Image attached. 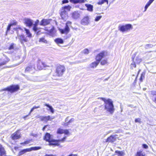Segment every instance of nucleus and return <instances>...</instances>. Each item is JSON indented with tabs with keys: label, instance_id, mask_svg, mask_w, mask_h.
<instances>
[{
	"label": "nucleus",
	"instance_id": "nucleus-1",
	"mask_svg": "<svg viewBox=\"0 0 156 156\" xmlns=\"http://www.w3.org/2000/svg\"><path fill=\"white\" fill-rule=\"evenodd\" d=\"M66 138V136L64 137L62 139L58 140H52L51 139V136L50 134L48 133H47L44 136V140L48 142L49 143V144L50 145H55L58 146L59 144L58 143L59 142H64Z\"/></svg>",
	"mask_w": 156,
	"mask_h": 156
},
{
	"label": "nucleus",
	"instance_id": "nucleus-2",
	"mask_svg": "<svg viewBox=\"0 0 156 156\" xmlns=\"http://www.w3.org/2000/svg\"><path fill=\"white\" fill-rule=\"evenodd\" d=\"M101 99L104 101L105 109L110 114H113L115 109L112 100L109 99L106 100L104 98H101Z\"/></svg>",
	"mask_w": 156,
	"mask_h": 156
},
{
	"label": "nucleus",
	"instance_id": "nucleus-3",
	"mask_svg": "<svg viewBox=\"0 0 156 156\" xmlns=\"http://www.w3.org/2000/svg\"><path fill=\"white\" fill-rule=\"evenodd\" d=\"M71 8V7L69 5L62 7L60 16L62 20H66L67 19L68 17L67 11H70Z\"/></svg>",
	"mask_w": 156,
	"mask_h": 156
},
{
	"label": "nucleus",
	"instance_id": "nucleus-4",
	"mask_svg": "<svg viewBox=\"0 0 156 156\" xmlns=\"http://www.w3.org/2000/svg\"><path fill=\"white\" fill-rule=\"evenodd\" d=\"M20 89L18 85H12L4 89H2L0 91H8L11 93H13L17 91Z\"/></svg>",
	"mask_w": 156,
	"mask_h": 156
},
{
	"label": "nucleus",
	"instance_id": "nucleus-5",
	"mask_svg": "<svg viewBox=\"0 0 156 156\" xmlns=\"http://www.w3.org/2000/svg\"><path fill=\"white\" fill-rule=\"evenodd\" d=\"M65 71V67L62 66H58L56 69V73L58 76H61Z\"/></svg>",
	"mask_w": 156,
	"mask_h": 156
},
{
	"label": "nucleus",
	"instance_id": "nucleus-6",
	"mask_svg": "<svg viewBox=\"0 0 156 156\" xmlns=\"http://www.w3.org/2000/svg\"><path fill=\"white\" fill-rule=\"evenodd\" d=\"M41 148L40 147H31L29 148L24 149L20 151L19 153V155L21 156L27 152L30 151H36Z\"/></svg>",
	"mask_w": 156,
	"mask_h": 156
},
{
	"label": "nucleus",
	"instance_id": "nucleus-7",
	"mask_svg": "<svg viewBox=\"0 0 156 156\" xmlns=\"http://www.w3.org/2000/svg\"><path fill=\"white\" fill-rule=\"evenodd\" d=\"M132 28V25L130 24H127L125 25L121 26H119V29L120 31L124 32L127 31Z\"/></svg>",
	"mask_w": 156,
	"mask_h": 156
},
{
	"label": "nucleus",
	"instance_id": "nucleus-8",
	"mask_svg": "<svg viewBox=\"0 0 156 156\" xmlns=\"http://www.w3.org/2000/svg\"><path fill=\"white\" fill-rule=\"evenodd\" d=\"M106 53L105 51H103L98 54L96 57V60L100 62L101 59L105 56Z\"/></svg>",
	"mask_w": 156,
	"mask_h": 156
},
{
	"label": "nucleus",
	"instance_id": "nucleus-9",
	"mask_svg": "<svg viewBox=\"0 0 156 156\" xmlns=\"http://www.w3.org/2000/svg\"><path fill=\"white\" fill-rule=\"evenodd\" d=\"M35 70V66L34 65L32 64L27 67L25 69V71L32 73L34 72Z\"/></svg>",
	"mask_w": 156,
	"mask_h": 156
},
{
	"label": "nucleus",
	"instance_id": "nucleus-10",
	"mask_svg": "<svg viewBox=\"0 0 156 156\" xmlns=\"http://www.w3.org/2000/svg\"><path fill=\"white\" fill-rule=\"evenodd\" d=\"M89 22V18L88 16L84 17L81 21V23L83 25L88 24Z\"/></svg>",
	"mask_w": 156,
	"mask_h": 156
},
{
	"label": "nucleus",
	"instance_id": "nucleus-11",
	"mask_svg": "<svg viewBox=\"0 0 156 156\" xmlns=\"http://www.w3.org/2000/svg\"><path fill=\"white\" fill-rule=\"evenodd\" d=\"M54 119V117L53 116L51 117L50 116H42L40 117V119L42 121H45L47 122L48 121Z\"/></svg>",
	"mask_w": 156,
	"mask_h": 156
},
{
	"label": "nucleus",
	"instance_id": "nucleus-12",
	"mask_svg": "<svg viewBox=\"0 0 156 156\" xmlns=\"http://www.w3.org/2000/svg\"><path fill=\"white\" fill-rule=\"evenodd\" d=\"M11 137L12 140H16L20 137V133L19 131H17L11 135Z\"/></svg>",
	"mask_w": 156,
	"mask_h": 156
},
{
	"label": "nucleus",
	"instance_id": "nucleus-13",
	"mask_svg": "<svg viewBox=\"0 0 156 156\" xmlns=\"http://www.w3.org/2000/svg\"><path fill=\"white\" fill-rule=\"evenodd\" d=\"M46 66V64L40 61H39L37 65V68L39 70H41L44 67Z\"/></svg>",
	"mask_w": 156,
	"mask_h": 156
},
{
	"label": "nucleus",
	"instance_id": "nucleus-14",
	"mask_svg": "<svg viewBox=\"0 0 156 156\" xmlns=\"http://www.w3.org/2000/svg\"><path fill=\"white\" fill-rule=\"evenodd\" d=\"M25 22L27 26L29 27H31L33 24V20L29 18L25 19Z\"/></svg>",
	"mask_w": 156,
	"mask_h": 156
},
{
	"label": "nucleus",
	"instance_id": "nucleus-15",
	"mask_svg": "<svg viewBox=\"0 0 156 156\" xmlns=\"http://www.w3.org/2000/svg\"><path fill=\"white\" fill-rule=\"evenodd\" d=\"M116 140L115 136L112 135L108 137L106 140V142H113Z\"/></svg>",
	"mask_w": 156,
	"mask_h": 156
},
{
	"label": "nucleus",
	"instance_id": "nucleus-16",
	"mask_svg": "<svg viewBox=\"0 0 156 156\" xmlns=\"http://www.w3.org/2000/svg\"><path fill=\"white\" fill-rule=\"evenodd\" d=\"M150 96L152 100L156 103V91H151Z\"/></svg>",
	"mask_w": 156,
	"mask_h": 156
},
{
	"label": "nucleus",
	"instance_id": "nucleus-17",
	"mask_svg": "<svg viewBox=\"0 0 156 156\" xmlns=\"http://www.w3.org/2000/svg\"><path fill=\"white\" fill-rule=\"evenodd\" d=\"M50 20L49 19H43L40 23V25L41 26H46L50 23Z\"/></svg>",
	"mask_w": 156,
	"mask_h": 156
},
{
	"label": "nucleus",
	"instance_id": "nucleus-18",
	"mask_svg": "<svg viewBox=\"0 0 156 156\" xmlns=\"http://www.w3.org/2000/svg\"><path fill=\"white\" fill-rule=\"evenodd\" d=\"M69 26H66L65 28L60 29V31L62 34H67L69 31Z\"/></svg>",
	"mask_w": 156,
	"mask_h": 156
},
{
	"label": "nucleus",
	"instance_id": "nucleus-19",
	"mask_svg": "<svg viewBox=\"0 0 156 156\" xmlns=\"http://www.w3.org/2000/svg\"><path fill=\"white\" fill-rule=\"evenodd\" d=\"M80 16V13L78 11H75L72 13V17L74 19H77Z\"/></svg>",
	"mask_w": 156,
	"mask_h": 156
},
{
	"label": "nucleus",
	"instance_id": "nucleus-20",
	"mask_svg": "<svg viewBox=\"0 0 156 156\" xmlns=\"http://www.w3.org/2000/svg\"><path fill=\"white\" fill-rule=\"evenodd\" d=\"M6 151L2 146L0 144V156H7Z\"/></svg>",
	"mask_w": 156,
	"mask_h": 156
},
{
	"label": "nucleus",
	"instance_id": "nucleus-21",
	"mask_svg": "<svg viewBox=\"0 0 156 156\" xmlns=\"http://www.w3.org/2000/svg\"><path fill=\"white\" fill-rule=\"evenodd\" d=\"M19 39L22 44H23L24 42L27 41V40L23 35H18Z\"/></svg>",
	"mask_w": 156,
	"mask_h": 156
},
{
	"label": "nucleus",
	"instance_id": "nucleus-22",
	"mask_svg": "<svg viewBox=\"0 0 156 156\" xmlns=\"http://www.w3.org/2000/svg\"><path fill=\"white\" fill-rule=\"evenodd\" d=\"M142 59L139 55L136 56L134 59V62L137 64H140L142 61Z\"/></svg>",
	"mask_w": 156,
	"mask_h": 156
},
{
	"label": "nucleus",
	"instance_id": "nucleus-23",
	"mask_svg": "<svg viewBox=\"0 0 156 156\" xmlns=\"http://www.w3.org/2000/svg\"><path fill=\"white\" fill-rule=\"evenodd\" d=\"M99 63V62L96 61L93 62L90 64V66L91 68H96L98 65Z\"/></svg>",
	"mask_w": 156,
	"mask_h": 156
},
{
	"label": "nucleus",
	"instance_id": "nucleus-24",
	"mask_svg": "<svg viewBox=\"0 0 156 156\" xmlns=\"http://www.w3.org/2000/svg\"><path fill=\"white\" fill-rule=\"evenodd\" d=\"M39 22V21L38 20H36V21H35V23L33 24L34 25V27H33V30L35 32H36L38 30V28L37 27V26L38 25Z\"/></svg>",
	"mask_w": 156,
	"mask_h": 156
},
{
	"label": "nucleus",
	"instance_id": "nucleus-25",
	"mask_svg": "<svg viewBox=\"0 0 156 156\" xmlns=\"http://www.w3.org/2000/svg\"><path fill=\"white\" fill-rule=\"evenodd\" d=\"M6 60H4L3 61H0V66L5 65L10 60L8 58H6Z\"/></svg>",
	"mask_w": 156,
	"mask_h": 156
},
{
	"label": "nucleus",
	"instance_id": "nucleus-26",
	"mask_svg": "<svg viewBox=\"0 0 156 156\" xmlns=\"http://www.w3.org/2000/svg\"><path fill=\"white\" fill-rule=\"evenodd\" d=\"M85 6L87 8V9L88 10L90 11H92L93 10V5L90 4H86L85 5Z\"/></svg>",
	"mask_w": 156,
	"mask_h": 156
},
{
	"label": "nucleus",
	"instance_id": "nucleus-27",
	"mask_svg": "<svg viewBox=\"0 0 156 156\" xmlns=\"http://www.w3.org/2000/svg\"><path fill=\"white\" fill-rule=\"evenodd\" d=\"M55 41L57 44H62L63 43V40L61 38H57L55 40Z\"/></svg>",
	"mask_w": 156,
	"mask_h": 156
},
{
	"label": "nucleus",
	"instance_id": "nucleus-28",
	"mask_svg": "<svg viewBox=\"0 0 156 156\" xmlns=\"http://www.w3.org/2000/svg\"><path fill=\"white\" fill-rule=\"evenodd\" d=\"M136 156H145V153L143 152L142 151L140 150L137 151L136 154Z\"/></svg>",
	"mask_w": 156,
	"mask_h": 156
},
{
	"label": "nucleus",
	"instance_id": "nucleus-29",
	"mask_svg": "<svg viewBox=\"0 0 156 156\" xmlns=\"http://www.w3.org/2000/svg\"><path fill=\"white\" fill-rule=\"evenodd\" d=\"M132 60L133 62L130 64V68L131 69H133V68L136 67V63L134 62V58L132 57Z\"/></svg>",
	"mask_w": 156,
	"mask_h": 156
},
{
	"label": "nucleus",
	"instance_id": "nucleus-30",
	"mask_svg": "<svg viewBox=\"0 0 156 156\" xmlns=\"http://www.w3.org/2000/svg\"><path fill=\"white\" fill-rule=\"evenodd\" d=\"M44 105L49 108V110L50 111V112L51 113H54V110L53 108L51 106L49 105V104H45Z\"/></svg>",
	"mask_w": 156,
	"mask_h": 156
},
{
	"label": "nucleus",
	"instance_id": "nucleus-31",
	"mask_svg": "<svg viewBox=\"0 0 156 156\" xmlns=\"http://www.w3.org/2000/svg\"><path fill=\"white\" fill-rule=\"evenodd\" d=\"M115 153L118 154V156H124L125 155V153L123 151H116Z\"/></svg>",
	"mask_w": 156,
	"mask_h": 156
},
{
	"label": "nucleus",
	"instance_id": "nucleus-32",
	"mask_svg": "<svg viewBox=\"0 0 156 156\" xmlns=\"http://www.w3.org/2000/svg\"><path fill=\"white\" fill-rule=\"evenodd\" d=\"M107 2V4L108 3V0H99L98 2V5H102L105 2Z\"/></svg>",
	"mask_w": 156,
	"mask_h": 156
},
{
	"label": "nucleus",
	"instance_id": "nucleus-33",
	"mask_svg": "<svg viewBox=\"0 0 156 156\" xmlns=\"http://www.w3.org/2000/svg\"><path fill=\"white\" fill-rule=\"evenodd\" d=\"M16 23L15 22L13 23L9 24L7 27V31L6 32V34H7V32L10 30L11 26L13 25H16Z\"/></svg>",
	"mask_w": 156,
	"mask_h": 156
},
{
	"label": "nucleus",
	"instance_id": "nucleus-34",
	"mask_svg": "<svg viewBox=\"0 0 156 156\" xmlns=\"http://www.w3.org/2000/svg\"><path fill=\"white\" fill-rule=\"evenodd\" d=\"M39 42H42L45 44L47 43V41L43 37L40 38Z\"/></svg>",
	"mask_w": 156,
	"mask_h": 156
},
{
	"label": "nucleus",
	"instance_id": "nucleus-35",
	"mask_svg": "<svg viewBox=\"0 0 156 156\" xmlns=\"http://www.w3.org/2000/svg\"><path fill=\"white\" fill-rule=\"evenodd\" d=\"M25 31L26 33L27 34V36L28 37H30L31 36V34L30 33V32L29 30L27 29L26 28H24Z\"/></svg>",
	"mask_w": 156,
	"mask_h": 156
},
{
	"label": "nucleus",
	"instance_id": "nucleus-36",
	"mask_svg": "<svg viewBox=\"0 0 156 156\" xmlns=\"http://www.w3.org/2000/svg\"><path fill=\"white\" fill-rule=\"evenodd\" d=\"M63 131H64V129L59 128L57 131V133L58 134H62L63 133Z\"/></svg>",
	"mask_w": 156,
	"mask_h": 156
},
{
	"label": "nucleus",
	"instance_id": "nucleus-37",
	"mask_svg": "<svg viewBox=\"0 0 156 156\" xmlns=\"http://www.w3.org/2000/svg\"><path fill=\"white\" fill-rule=\"evenodd\" d=\"M107 63V62L106 60H102L101 62V64L102 65H104L106 64Z\"/></svg>",
	"mask_w": 156,
	"mask_h": 156
},
{
	"label": "nucleus",
	"instance_id": "nucleus-38",
	"mask_svg": "<svg viewBox=\"0 0 156 156\" xmlns=\"http://www.w3.org/2000/svg\"><path fill=\"white\" fill-rule=\"evenodd\" d=\"M144 75L145 73H142L141 74L140 78V80L141 81H142L143 79L144 78Z\"/></svg>",
	"mask_w": 156,
	"mask_h": 156
},
{
	"label": "nucleus",
	"instance_id": "nucleus-39",
	"mask_svg": "<svg viewBox=\"0 0 156 156\" xmlns=\"http://www.w3.org/2000/svg\"><path fill=\"white\" fill-rule=\"evenodd\" d=\"M34 108H33L30 111V113H29V114L28 115H27L26 116H24L23 118V119H24V120H26V118L28 116V115H30V114L32 112L33 110H34Z\"/></svg>",
	"mask_w": 156,
	"mask_h": 156
},
{
	"label": "nucleus",
	"instance_id": "nucleus-40",
	"mask_svg": "<svg viewBox=\"0 0 156 156\" xmlns=\"http://www.w3.org/2000/svg\"><path fill=\"white\" fill-rule=\"evenodd\" d=\"M34 108H33L30 111V113H29V114L28 115H27L26 116H24L23 118V119H24V120H26V118L28 116V115H30V114L32 112L33 110H34Z\"/></svg>",
	"mask_w": 156,
	"mask_h": 156
},
{
	"label": "nucleus",
	"instance_id": "nucleus-41",
	"mask_svg": "<svg viewBox=\"0 0 156 156\" xmlns=\"http://www.w3.org/2000/svg\"><path fill=\"white\" fill-rule=\"evenodd\" d=\"M153 47V45L151 44H147L145 46V48H152Z\"/></svg>",
	"mask_w": 156,
	"mask_h": 156
},
{
	"label": "nucleus",
	"instance_id": "nucleus-42",
	"mask_svg": "<svg viewBox=\"0 0 156 156\" xmlns=\"http://www.w3.org/2000/svg\"><path fill=\"white\" fill-rule=\"evenodd\" d=\"M74 120V118H72L71 119H70L67 123H65V125H68L69 123L72 122H73Z\"/></svg>",
	"mask_w": 156,
	"mask_h": 156
},
{
	"label": "nucleus",
	"instance_id": "nucleus-43",
	"mask_svg": "<svg viewBox=\"0 0 156 156\" xmlns=\"http://www.w3.org/2000/svg\"><path fill=\"white\" fill-rule=\"evenodd\" d=\"M102 17V16H97L95 19V21H98Z\"/></svg>",
	"mask_w": 156,
	"mask_h": 156
},
{
	"label": "nucleus",
	"instance_id": "nucleus-44",
	"mask_svg": "<svg viewBox=\"0 0 156 156\" xmlns=\"http://www.w3.org/2000/svg\"><path fill=\"white\" fill-rule=\"evenodd\" d=\"M83 53L85 54H88L89 53V50L87 49H85L83 51Z\"/></svg>",
	"mask_w": 156,
	"mask_h": 156
},
{
	"label": "nucleus",
	"instance_id": "nucleus-45",
	"mask_svg": "<svg viewBox=\"0 0 156 156\" xmlns=\"http://www.w3.org/2000/svg\"><path fill=\"white\" fill-rule=\"evenodd\" d=\"M14 44L13 43H12L9 48V50H12L14 49Z\"/></svg>",
	"mask_w": 156,
	"mask_h": 156
},
{
	"label": "nucleus",
	"instance_id": "nucleus-46",
	"mask_svg": "<svg viewBox=\"0 0 156 156\" xmlns=\"http://www.w3.org/2000/svg\"><path fill=\"white\" fill-rule=\"evenodd\" d=\"M86 1V0H77V1L76 2L77 3H84Z\"/></svg>",
	"mask_w": 156,
	"mask_h": 156
},
{
	"label": "nucleus",
	"instance_id": "nucleus-47",
	"mask_svg": "<svg viewBox=\"0 0 156 156\" xmlns=\"http://www.w3.org/2000/svg\"><path fill=\"white\" fill-rule=\"evenodd\" d=\"M151 4L149 2H148L146 5L144 7V9H147V8Z\"/></svg>",
	"mask_w": 156,
	"mask_h": 156
},
{
	"label": "nucleus",
	"instance_id": "nucleus-48",
	"mask_svg": "<svg viewBox=\"0 0 156 156\" xmlns=\"http://www.w3.org/2000/svg\"><path fill=\"white\" fill-rule=\"evenodd\" d=\"M135 121L136 122L141 123V119L139 118L136 119Z\"/></svg>",
	"mask_w": 156,
	"mask_h": 156
},
{
	"label": "nucleus",
	"instance_id": "nucleus-49",
	"mask_svg": "<svg viewBox=\"0 0 156 156\" xmlns=\"http://www.w3.org/2000/svg\"><path fill=\"white\" fill-rule=\"evenodd\" d=\"M14 30H16V31H17V33L18 34V30H21V28H20V27H16V28H14Z\"/></svg>",
	"mask_w": 156,
	"mask_h": 156
},
{
	"label": "nucleus",
	"instance_id": "nucleus-50",
	"mask_svg": "<svg viewBox=\"0 0 156 156\" xmlns=\"http://www.w3.org/2000/svg\"><path fill=\"white\" fill-rule=\"evenodd\" d=\"M144 149H147L148 148V146L145 144H143L142 145Z\"/></svg>",
	"mask_w": 156,
	"mask_h": 156
},
{
	"label": "nucleus",
	"instance_id": "nucleus-51",
	"mask_svg": "<svg viewBox=\"0 0 156 156\" xmlns=\"http://www.w3.org/2000/svg\"><path fill=\"white\" fill-rule=\"evenodd\" d=\"M64 131H63V133H64L65 134H68L69 133V131L67 129H64Z\"/></svg>",
	"mask_w": 156,
	"mask_h": 156
},
{
	"label": "nucleus",
	"instance_id": "nucleus-52",
	"mask_svg": "<svg viewBox=\"0 0 156 156\" xmlns=\"http://www.w3.org/2000/svg\"><path fill=\"white\" fill-rule=\"evenodd\" d=\"M70 1L73 3L76 4L77 1V0H69Z\"/></svg>",
	"mask_w": 156,
	"mask_h": 156
},
{
	"label": "nucleus",
	"instance_id": "nucleus-53",
	"mask_svg": "<svg viewBox=\"0 0 156 156\" xmlns=\"http://www.w3.org/2000/svg\"><path fill=\"white\" fill-rule=\"evenodd\" d=\"M68 2H69L68 0H63L62 1V3L63 4L68 3Z\"/></svg>",
	"mask_w": 156,
	"mask_h": 156
},
{
	"label": "nucleus",
	"instance_id": "nucleus-54",
	"mask_svg": "<svg viewBox=\"0 0 156 156\" xmlns=\"http://www.w3.org/2000/svg\"><path fill=\"white\" fill-rule=\"evenodd\" d=\"M72 23L70 21H67V22L66 23V26H68V25H71Z\"/></svg>",
	"mask_w": 156,
	"mask_h": 156
},
{
	"label": "nucleus",
	"instance_id": "nucleus-55",
	"mask_svg": "<svg viewBox=\"0 0 156 156\" xmlns=\"http://www.w3.org/2000/svg\"><path fill=\"white\" fill-rule=\"evenodd\" d=\"M29 143V141H26L24 142L23 144H26Z\"/></svg>",
	"mask_w": 156,
	"mask_h": 156
},
{
	"label": "nucleus",
	"instance_id": "nucleus-56",
	"mask_svg": "<svg viewBox=\"0 0 156 156\" xmlns=\"http://www.w3.org/2000/svg\"><path fill=\"white\" fill-rule=\"evenodd\" d=\"M27 79L28 80H29L33 81H34V80L33 79V78H30L29 77H27Z\"/></svg>",
	"mask_w": 156,
	"mask_h": 156
},
{
	"label": "nucleus",
	"instance_id": "nucleus-57",
	"mask_svg": "<svg viewBox=\"0 0 156 156\" xmlns=\"http://www.w3.org/2000/svg\"><path fill=\"white\" fill-rule=\"evenodd\" d=\"M40 107V106H34L33 107V108H34V109H36V108H39Z\"/></svg>",
	"mask_w": 156,
	"mask_h": 156
},
{
	"label": "nucleus",
	"instance_id": "nucleus-58",
	"mask_svg": "<svg viewBox=\"0 0 156 156\" xmlns=\"http://www.w3.org/2000/svg\"><path fill=\"white\" fill-rule=\"evenodd\" d=\"M48 126V125H46L45 126H44L43 128V129H42V130L43 131H44L45 128H46V127Z\"/></svg>",
	"mask_w": 156,
	"mask_h": 156
},
{
	"label": "nucleus",
	"instance_id": "nucleus-59",
	"mask_svg": "<svg viewBox=\"0 0 156 156\" xmlns=\"http://www.w3.org/2000/svg\"><path fill=\"white\" fill-rule=\"evenodd\" d=\"M154 0H149L148 1L151 4L154 1Z\"/></svg>",
	"mask_w": 156,
	"mask_h": 156
},
{
	"label": "nucleus",
	"instance_id": "nucleus-60",
	"mask_svg": "<svg viewBox=\"0 0 156 156\" xmlns=\"http://www.w3.org/2000/svg\"><path fill=\"white\" fill-rule=\"evenodd\" d=\"M140 70H139L138 72V74H137V75L136 76V77L135 80H136V79L137 78V76H138V74L140 72Z\"/></svg>",
	"mask_w": 156,
	"mask_h": 156
},
{
	"label": "nucleus",
	"instance_id": "nucleus-61",
	"mask_svg": "<svg viewBox=\"0 0 156 156\" xmlns=\"http://www.w3.org/2000/svg\"><path fill=\"white\" fill-rule=\"evenodd\" d=\"M68 117H67L65 119V121L66 122H67L68 121Z\"/></svg>",
	"mask_w": 156,
	"mask_h": 156
},
{
	"label": "nucleus",
	"instance_id": "nucleus-62",
	"mask_svg": "<svg viewBox=\"0 0 156 156\" xmlns=\"http://www.w3.org/2000/svg\"><path fill=\"white\" fill-rule=\"evenodd\" d=\"M144 9V12L146 11V10H147V9Z\"/></svg>",
	"mask_w": 156,
	"mask_h": 156
},
{
	"label": "nucleus",
	"instance_id": "nucleus-63",
	"mask_svg": "<svg viewBox=\"0 0 156 156\" xmlns=\"http://www.w3.org/2000/svg\"><path fill=\"white\" fill-rule=\"evenodd\" d=\"M86 62V60H84L82 62Z\"/></svg>",
	"mask_w": 156,
	"mask_h": 156
},
{
	"label": "nucleus",
	"instance_id": "nucleus-64",
	"mask_svg": "<svg viewBox=\"0 0 156 156\" xmlns=\"http://www.w3.org/2000/svg\"><path fill=\"white\" fill-rule=\"evenodd\" d=\"M133 76H134V75H133Z\"/></svg>",
	"mask_w": 156,
	"mask_h": 156
}]
</instances>
